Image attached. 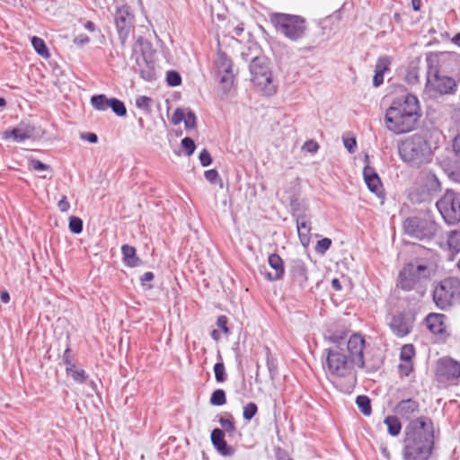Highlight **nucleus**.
Returning <instances> with one entry per match:
<instances>
[{
	"label": "nucleus",
	"instance_id": "nucleus-48",
	"mask_svg": "<svg viewBox=\"0 0 460 460\" xmlns=\"http://www.w3.org/2000/svg\"><path fill=\"white\" fill-rule=\"evenodd\" d=\"M166 82L170 86H178L181 84V76L179 72L170 70L166 73Z\"/></svg>",
	"mask_w": 460,
	"mask_h": 460
},
{
	"label": "nucleus",
	"instance_id": "nucleus-2",
	"mask_svg": "<svg viewBox=\"0 0 460 460\" xmlns=\"http://www.w3.org/2000/svg\"><path fill=\"white\" fill-rule=\"evenodd\" d=\"M432 427L429 417H420L411 420L405 429L403 439V460H429L433 448V433L428 429Z\"/></svg>",
	"mask_w": 460,
	"mask_h": 460
},
{
	"label": "nucleus",
	"instance_id": "nucleus-17",
	"mask_svg": "<svg viewBox=\"0 0 460 460\" xmlns=\"http://www.w3.org/2000/svg\"><path fill=\"white\" fill-rule=\"evenodd\" d=\"M289 272L292 281L301 289H305L308 281V270L305 261L301 259H294L290 262Z\"/></svg>",
	"mask_w": 460,
	"mask_h": 460
},
{
	"label": "nucleus",
	"instance_id": "nucleus-8",
	"mask_svg": "<svg viewBox=\"0 0 460 460\" xmlns=\"http://www.w3.org/2000/svg\"><path fill=\"white\" fill-rule=\"evenodd\" d=\"M251 80L264 94L272 95L276 93L277 86L272 78L269 59L264 56L252 57V62L249 66Z\"/></svg>",
	"mask_w": 460,
	"mask_h": 460
},
{
	"label": "nucleus",
	"instance_id": "nucleus-37",
	"mask_svg": "<svg viewBox=\"0 0 460 460\" xmlns=\"http://www.w3.org/2000/svg\"><path fill=\"white\" fill-rule=\"evenodd\" d=\"M66 374L71 376L75 382L78 384H84L88 378V375L84 369H76L75 366H71L69 368H66Z\"/></svg>",
	"mask_w": 460,
	"mask_h": 460
},
{
	"label": "nucleus",
	"instance_id": "nucleus-36",
	"mask_svg": "<svg viewBox=\"0 0 460 460\" xmlns=\"http://www.w3.org/2000/svg\"><path fill=\"white\" fill-rule=\"evenodd\" d=\"M31 41L33 49L39 55L43 58H48L49 56V49L42 39L33 36Z\"/></svg>",
	"mask_w": 460,
	"mask_h": 460
},
{
	"label": "nucleus",
	"instance_id": "nucleus-62",
	"mask_svg": "<svg viewBox=\"0 0 460 460\" xmlns=\"http://www.w3.org/2000/svg\"><path fill=\"white\" fill-rule=\"evenodd\" d=\"M452 147L456 156L460 159V134L454 137Z\"/></svg>",
	"mask_w": 460,
	"mask_h": 460
},
{
	"label": "nucleus",
	"instance_id": "nucleus-59",
	"mask_svg": "<svg viewBox=\"0 0 460 460\" xmlns=\"http://www.w3.org/2000/svg\"><path fill=\"white\" fill-rule=\"evenodd\" d=\"M227 323H228V319L226 315H219L217 319V326L219 329H221V331L226 334L229 333Z\"/></svg>",
	"mask_w": 460,
	"mask_h": 460
},
{
	"label": "nucleus",
	"instance_id": "nucleus-57",
	"mask_svg": "<svg viewBox=\"0 0 460 460\" xmlns=\"http://www.w3.org/2000/svg\"><path fill=\"white\" fill-rule=\"evenodd\" d=\"M343 144L349 154L356 152L357 141L355 137H343Z\"/></svg>",
	"mask_w": 460,
	"mask_h": 460
},
{
	"label": "nucleus",
	"instance_id": "nucleus-10",
	"mask_svg": "<svg viewBox=\"0 0 460 460\" xmlns=\"http://www.w3.org/2000/svg\"><path fill=\"white\" fill-rule=\"evenodd\" d=\"M403 230L412 238L429 241L436 235L438 226L429 215L416 216L404 220Z\"/></svg>",
	"mask_w": 460,
	"mask_h": 460
},
{
	"label": "nucleus",
	"instance_id": "nucleus-3",
	"mask_svg": "<svg viewBox=\"0 0 460 460\" xmlns=\"http://www.w3.org/2000/svg\"><path fill=\"white\" fill-rule=\"evenodd\" d=\"M420 116L418 98L414 94L407 93L392 102L385 111V120L388 130L399 135L414 129Z\"/></svg>",
	"mask_w": 460,
	"mask_h": 460
},
{
	"label": "nucleus",
	"instance_id": "nucleus-15",
	"mask_svg": "<svg viewBox=\"0 0 460 460\" xmlns=\"http://www.w3.org/2000/svg\"><path fill=\"white\" fill-rule=\"evenodd\" d=\"M357 338L359 342V346L357 349L358 353H359V356H358L359 359H357V367L365 369L367 373H375L378 371L384 364L382 355L380 353H376L365 358L364 349L366 347V341L364 337L358 333H357Z\"/></svg>",
	"mask_w": 460,
	"mask_h": 460
},
{
	"label": "nucleus",
	"instance_id": "nucleus-11",
	"mask_svg": "<svg viewBox=\"0 0 460 460\" xmlns=\"http://www.w3.org/2000/svg\"><path fill=\"white\" fill-rule=\"evenodd\" d=\"M436 206L447 225H456L460 221V194L455 190L447 189Z\"/></svg>",
	"mask_w": 460,
	"mask_h": 460
},
{
	"label": "nucleus",
	"instance_id": "nucleus-18",
	"mask_svg": "<svg viewBox=\"0 0 460 460\" xmlns=\"http://www.w3.org/2000/svg\"><path fill=\"white\" fill-rule=\"evenodd\" d=\"M35 131L34 126L22 121L17 127L4 132V139L13 138L17 143L24 142L33 137Z\"/></svg>",
	"mask_w": 460,
	"mask_h": 460
},
{
	"label": "nucleus",
	"instance_id": "nucleus-26",
	"mask_svg": "<svg viewBox=\"0 0 460 460\" xmlns=\"http://www.w3.org/2000/svg\"><path fill=\"white\" fill-rule=\"evenodd\" d=\"M136 57L138 58H154L155 50L153 49L152 43L144 39L143 37H139L137 40L136 47L134 49Z\"/></svg>",
	"mask_w": 460,
	"mask_h": 460
},
{
	"label": "nucleus",
	"instance_id": "nucleus-43",
	"mask_svg": "<svg viewBox=\"0 0 460 460\" xmlns=\"http://www.w3.org/2000/svg\"><path fill=\"white\" fill-rule=\"evenodd\" d=\"M151 102H152V99L146 95L138 96L136 99L137 108L143 111L146 113H148L151 111Z\"/></svg>",
	"mask_w": 460,
	"mask_h": 460
},
{
	"label": "nucleus",
	"instance_id": "nucleus-28",
	"mask_svg": "<svg viewBox=\"0 0 460 460\" xmlns=\"http://www.w3.org/2000/svg\"><path fill=\"white\" fill-rule=\"evenodd\" d=\"M347 332L340 331L331 332L329 335L324 336V340L330 342L332 345L330 347L339 346L341 349H346L347 341Z\"/></svg>",
	"mask_w": 460,
	"mask_h": 460
},
{
	"label": "nucleus",
	"instance_id": "nucleus-49",
	"mask_svg": "<svg viewBox=\"0 0 460 460\" xmlns=\"http://www.w3.org/2000/svg\"><path fill=\"white\" fill-rule=\"evenodd\" d=\"M181 146L188 156L191 155L196 149L195 142L190 137H185L182 138L181 141Z\"/></svg>",
	"mask_w": 460,
	"mask_h": 460
},
{
	"label": "nucleus",
	"instance_id": "nucleus-30",
	"mask_svg": "<svg viewBox=\"0 0 460 460\" xmlns=\"http://www.w3.org/2000/svg\"><path fill=\"white\" fill-rule=\"evenodd\" d=\"M265 350H266V365H267V368L269 371V376H270V380L274 381L279 375L278 361H277V358H275L272 356L271 351L268 347H266Z\"/></svg>",
	"mask_w": 460,
	"mask_h": 460
},
{
	"label": "nucleus",
	"instance_id": "nucleus-22",
	"mask_svg": "<svg viewBox=\"0 0 460 460\" xmlns=\"http://www.w3.org/2000/svg\"><path fill=\"white\" fill-rule=\"evenodd\" d=\"M394 411L402 419L409 420L420 411V403L411 398L402 400L395 405Z\"/></svg>",
	"mask_w": 460,
	"mask_h": 460
},
{
	"label": "nucleus",
	"instance_id": "nucleus-34",
	"mask_svg": "<svg viewBox=\"0 0 460 460\" xmlns=\"http://www.w3.org/2000/svg\"><path fill=\"white\" fill-rule=\"evenodd\" d=\"M240 56H241V58L243 61H245V62L250 61L252 63V57L261 56V49H260V47L256 43H252V44L245 47L243 49V51L241 52Z\"/></svg>",
	"mask_w": 460,
	"mask_h": 460
},
{
	"label": "nucleus",
	"instance_id": "nucleus-56",
	"mask_svg": "<svg viewBox=\"0 0 460 460\" xmlns=\"http://www.w3.org/2000/svg\"><path fill=\"white\" fill-rule=\"evenodd\" d=\"M204 177L210 183H216L218 180H220L219 173L216 169L205 171Z\"/></svg>",
	"mask_w": 460,
	"mask_h": 460
},
{
	"label": "nucleus",
	"instance_id": "nucleus-25",
	"mask_svg": "<svg viewBox=\"0 0 460 460\" xmlns=\"http://www.w3.org/2000/svg\"><path fill=\"white\" fill-rule=\"evenodd\" d=\"M121 253L122 261L126 266L135 268L141 265L142 261L137 255V251L135 247L128 244H123L121 246Z\"/></svg>",
	"mask_w": 460,
	"mask_h": 460
},
{
	"label": "nucleus",
	"instance_id": "nucleus-23",
	"mask_svg": "<svg viewBox=\"0 0 460 460\" xmlns=\"http://www.w3.org/2000/svg\"><path fill=\"white\" fill-rule=\"evenodd\" d=\"M446 318L445 314L431 313L426 316L425 322L432 333L444 334L447 332Z\"/></svg>",
	"mask_w": 460,
	"mask_h": 460
},
{
	"label": "nucleus",
	"instance_id": "nucleus-19",
	"mask_svg": "<svg viewBox=\"0 0 460 460\" xmlns=\"http://www.w3.org/2000/svg\"><path fill=\"white\" fill-rule=\"evenodd\" d=\"M135 72L138 73L140 77L146 82H152L156 79L155 64L154 58L135 57Z\"/></svg>",
	"mask_w": 460,
	"mask_h": 460
},
{
	"label": "nucleus",
	"instance_id": "nucleus-55",
	"mask_svg": "<svg viewBox=\"0 0 460 460\" xmlns=\"http://www.w3.org/2000/svg\"><path fill=\"white\" fill-rule=\"evenodd\" d=\"M398 367L400 375L403 376H408L413 369L412 362L411 361H401Z\"/></svg>",
	"mask_w": 460,
	"mask_h": 460
},
{
	"label": "nucleus",
	"instance_id": "nucleus-53",
	"mask_svg": "<svg viewBox=\"0 0 460 460\" xmlns=\"http://www.w3.org/2000/svg\"><path fill=\"white\" fill-rule=\"evenodd\" d=\"M185 113H186V110H183L181 108H177L172 116V119H171V122L173 124V125H178L180 124L181 121L184 120L185 119Z\"/></svg>",
	"mask_w": 460,
	"mask_h": 460
},
{
	"label": "nucleus",
	"instance_id": "nucleus-51",
	"mask_svg": "<svg viewBox=\"0 0 460 460\" xmlns=\"http://www.w3.org/2000/svg\"><path fill=\"white\" fill-rule=\"evenodd\" d=\"M218 422L226 432L234 433L235 431V425L233 421L231 415H230V418H228V419L220 417L218 420Z\"/></svg>",
	"mask_w": 460,
	"mask_h": 460
},
{
	"label": "nucleus",
	"instance_id": "nucleus-44",
	"mask_svg": "<svg viewBox=\"0 0 460 460\" xmlns=\"http://www.w3.org/2000/svg\"><path fill=\"white\" fill-rule=\"evenodd\" d=\"M447 243L451 250L460 252V229L450 233Z\"/></svg>",
	"mask_w": 460,
	"mask_h": 460
},
{
	"label": "nucleus",
	"instance_id": "nucleus-54",
	"mask_svg": "<svg viewBox=\"0 0 460 460\" xmlns=\"http://www.w3.org/2000/svg\"><path fill=\"white\" fill-rule=\"evenodd\" d=\"M62 360H63L64 364L66 366V368H69V367H71V366H75L73 363L71 349H70V344H69V339L68 338H67L66 348V349L64 351V354H63V357H62Z\"/></svg>",
	"mask_w": 460,
	"mask_h": 460
},
{
	"label": "nucleus",
	"instance_id": "nucleus-13",
	"mask_svg": "<svg viewBox=\"0 0 460 460\" xmlns=\"http://www.w3.org/2000/svg\"><path fill=\"white\" fill-rule=\"evenodd\" d=\"M114 22L121 44H125L133 27L134 14L128 4L116 7Z\"/></svg>",
	"mask_w": 460,
	"mask_h": 460
},
{
	"label": "nucleus",
	"instance_id": "nucleus-50",
	"mask_svg": "<svg viewBox=\"0 0 460 460\" xmlns=\"http://www.w3.org/2000/svg\"><path fill=\"white\" fill-rule=\"evenodd\" d=\"M332 243L328 237L322 238L317 242L314 250L318 254L323 255L330 249Z\"/></svg>",
	"mask_w": 460,
	"mask_h": 460
},
{
	"label": "nucleus",
	"instance_id": "nucleus-1",
	"mask_svg": "<svg viewBox=\"0 0 460 460\" xmlns=\"http://www.w3.org/2000/svg\"><path fill=\"white\" fill-rule=\"evenodd\" d=\"M425 89L431 97L454 95L457 92L459 81L450 75L456 63V56L447 52H429L425 58Z\"/></svg>",
	"mask_w": 460,
	"mask_h": 460
},
{
	"label": "nucleus",
	"instance_id": "nucleus-41",
	"mask_svg": "<svg viewBox=\"0 0 460 460\" xmlns=\"http://www.w3.org/2000/svg\"><path fill=\"white\" fill-rule=\"evenodd\" d=\"M68 228L71 233L79 234L83 232L84 223L83 220L75 216L69 217Z\"/></svg>",
	"mask_w": 460,
	"mask_h": 460
},
{
	"label": "nucleus",
	"instance_id": "nucleus-16",
	"mask_svg": "<svg viewBox=\"0 0 460 460\" xmlns=\"http://www.w3.org/2000/svg\"><path fill=\"white\" fill-rule=\"evenodd\" d=\"M268 263L274 273L267 271L265 267L260 269L261 274L264 275L269 281H277L283 279L285 274V266L282 258L277 253H271L268 257Z\"/></svg>",
	"mask_w": 460,
	"mask_h": 460
},
{
	"label": "nucleus",
	"instance_id": "nucleus-33",
	"mask_svg": "<svg viewBox=\"0 0 460 460\" xmlns=\"http://www.w3.org/2000/svg\"><path fill=\"white\" fill-rule=\"evenodd\" d=\"M110 98L105 94H96L91 97V104L97 111H106L110 107Z\"/></svg>",
	"mask_w": 460,
	"mask_h": 460
},
{
	"label": "nucleus",
	"instance_id": "nucleus-20",
	"mask_svg": "<svg viewBox=\"0 0 460 460\" xmlns=\"http://www.w3.org/2000/svg\"><path fill=\"white\" fill-rule=\"evenodd\" d=\"M210 439L216 450L224 456H230L234 454V449L228 446L225 439V431L219 428H215L211 431Z\"/></svg>",
	"mask_w": 460,
	"mask_h": 460
},
{
	"label": "nucleus",
	"instance_id": "nucleus-9",
	"mask_svg": "<svg viewBox=\"0 0 460 460\" xmlns=\"http://www.w3.org/2000/svg\"><path fill=\"white\" fill-rule=\"evenodd\" d=\"M271 22L278 31L293 41L302 39L305 34V20L299 15L274 13Z\"/></svg>",
	"mask_w": 460,
	"mask_h": 460
},
{
	"label": "nucleus",
	"instance_id": "nucleus-63",
	"mask_svg": "<svg viewBox=\"0 0 460 460\" xmlns=\"http://www.w3.org/2000/svg\"><path fill=\"white\" fill-rule=\"evenodd\" d=\"M58 209L61 212H66L70 208V204L67 201V199L66 196H64L58 203Z\"/></svg>",
	"mask_w": 460,
	"mask_h": 460
},
{
	"label": "nucleus",
	"instance_id": "nucleus-24",
	"mask_svg": "<svg viewBox=\"0 0 460 460\" xmlns=\"http://www.w3.org/2000/svg\"><path fill=\"white\" fill-rule=\"evenodd\" d=\"M439 371L448 380L456 379L460 376V363L448 358L440 362Z\"/></svg>",
	"mask_w": 460,
	"mask_h": 460
},
{
	"label": "nucleus",
	"instance_id": "nucleus-6",
	"mask_svg": "<svg viewBox=\"0 0 460 460\" xmlns=\"http://www.w3.org/2000/svg\"><path fill=\"white\" fill-rule=\"evenodd\" d=\"M432 300L442 311H448L460 305V279L450 276L435 283Z\"/></svg>",
	"mask_w": 460,
	"mask_h": 460
},
{
	"label": "nucleus",
	"instance_id": "nucleus-5",
	"mask_svg": "<svg viewBox=\"0 0 460 460\" xmlns=\"http://www.w3.org/2000/svg\"><path fill=\"white\" fill-rule=\"evenodd\" d=\"M435 272L429 259L417 257L404 263L397 278V288L405 291L420 292Z\"/></svg>",
	"mask_w": 460,
	"mask_h": 460
},
{
	"label": "nucleus",
	"instance_id": "nucleus-35",
	"mask_svg": "<svg viewBox=\"0 0 460 460\" xmlns=\"http://www.w3.org/2000/svg\"><path fill=\"white\" fill-rule=\"evenodd\" d=\"M218 361L214 365L215 379L217 383H223L226 380L225 364L222 360L220 352H217Z\"/></svg>",
	"mask_w": 460,
	"mask_h": 460
},
{
	"label": "nucleus",
	"instance_id": "nucleus-45",
	"mask_svg": "<svg viewBox=\"0 0 460 460\" xmlns=\"http://www.w3.org/2000/svg\"><path fill=\"white\" fill-rule=\"evenodd\" d=\"M390 65H391L390 57L385 56V55L381 56L378 58V59L376 63L375 71L385 74L386 71L389 70Z\"/></svg>",
	"mask_w": 460,
	"mask_h": 460
},
{
	"label": "nucleus",
	"instance_id": "nucleus-40",
	"mask_svg": "<svg viewBox=\"0 0 460 460\" xmlns=\"http://www.w3.org/2000/svg\"><path fill=\"white\" fill-rule=\"evenodd\" d=\"M415 356V348L412 344H405L402 347L400 352V360L412 362Z\"/></svg>",
	"mask_w": 460,
	"mask_h": 460
},
{
	"label": "nucleus",
	"instance_id": "nucleus-14",
	"mask_svg": "<svg viewBox=\"0 0 460 460\" xmlns=\"http://www.w3.org/2000/svg\"><path fill=\"white\" fill-rule=\"evenodd\" d=\"M414 321V314L411 311H402L390 317L388 325L396 337L403 338L412 331Z\"/></svg>",
	"mask_w": 460,
	"mask_h": 460
},
{
	"label": "nucleus",
	"instance_id": "nucleus-4",
	"mask_svg": "<svg viewBox=\"0 0 460 460\" xmlns=\"http://www.w3.org/2000/svg\"><path fill=\"white\" fill-rule=\"evenodd\" d=\"M359 346L357 333L352 334L348 341L346 349H341L339 346L329 347L323 349V357L325 362L323 368L332 376L337 377H346L353 373L357 367V359H359V353L357 349Z\"/></svg>",
	"mask_w": 460,
	"mask_h": 460
},
{
	"label": "nucleus",
	"instance_id": "nucleus-47",
	"mask_svg": "<svg viewBox=\"0 0 460 460\" xmlns=\"http://www.w3.org/2000/svg\"><path fill=\"white\" fill-rule=\"evenodd\" d=\"M258 407L255 402H249L243 407V418L245 420H251L257 413Z\"/></svg>",
	"mask_w": 460,
	"mask_h": 460
},
{
	"label": "nucleus",
	"instance_id": "nucleus-27",
	"mask_svg": "<svg viewBox=\"0 0 460 460\" xmlns=\"http://www.w3.org/2000/svg\"><path fill=\"white\" fill-rule=\"evenodd\" d=\"M311 223L309 220L304 219H296V228L297 234L300 240L301 244L304 247H307L310 243V226Z\"/></svg>",
	"mask_w": 460,
	"mask_h": 460
},
{
	"label": "nucleus",
	"instance_id": "nucleus-64",
	"mask_svg": "<svg viewBox=\"0 0 460 460\" xmlns=\"http://www.w3.org/2000/svg\"><path fill=\"white\" fill-rule=\"evenodd\" d=\"M448 177L454 182H456V183L460 184V167L459 168H456L455 170H452L448 173Z\"/></svg>",
	"mask_w": 460,
	"mask_h": 460
},
{
	"label": "nucleus",
	"instance_id": "nucleus-7",
	"mask_svg": "<svg viewBox=\"0 0 460 460\" xmlns=\"http://www.w3.org/2000/svg\"><path fill=\"white\" fill-rule=\"evenodd\" d=\"M398 149L401 159L412 167H420L431 160L430 146L420 136L403 140Z\"/></svg>",
	"mask_w": 460,
	"mask_h": 460
},
{
	"label": "nucleus",
	"instance_id": "nucleus-21",
	"mask_svg": "<svg viewBox=\"0 0 460 460\" xmlns=\"http://www.w3.org/2000/svg\"><path fill=\"white\" fill-rule=\"evenodd\" d=\"M363 177L367 189L376 196H380L383 192V185L376 169L366 165L363 169Z\"/></svg>",
	"mask_w": 460,
	"mask_h": 460
},
{
	"label": "nucleus",
	"instance_id": "nucleus-38",
	"mask_svg": "<svg viewBox=\"0 0 460 460\" xmlns=\"http://www.w3.org/2000/svg\"><path fill=\"white\" fill-rule=\"evenodd\" d=\"M110 107L111 111L119 117H124L127 114V108L124 102L115 97L110 98Z\"/></svg>",
	"mask_w": 460,
	"mask_h": 460
},
{
	"label": "nucleus",
	"instance_id": "nucleus-42",
	"mask_svg": "<svg viewBox=\"0 0 460 460\" xmlns=\"http://www.w3.org/2000/svg\"><path fill=\"white\" fill-rule=\"evenodd\" d=\"M426 186L431 192H437L441 189V183L437 175L434 173H429L427 175Z\"/></svg>",
	"mask_w": 460,
	"mask_h": 460
},
{
	"label": "nucleus",
	"instance_id": "nucleus-52",
	"mask_svg": "<svg viewBox=\"0 0 460 460\" xmlns=\"http://www.w3.org/2000/svg\"><path fill=\"white\" fill-rule=\"evenodd\" d=\"M199 163L203 167L209 166L213 160L210 153L207 149H203L199 155Z\"/></svg>",
	"mask_w": 460,
	"mask_h": 460
},
{
	"label": "nucleus",
	"instance_id": "nucleus-60",
	"mask_svg": "<svg viewBox=\"0 0 460 460\" xmlns=\"http://www.w3.org/2000/svg\"><path fill=\"white\" fill-rule=\"evenodd\" d=\"M31 167L37 172H43L49 168V166L40 160H32Z\"/></svg>",
	"mask_w": 460,
	"mask_h": 460
},
{
	"label": "nucleus",
	"instance_id": "nucleus-58",
	"mask_svg": "<svg viewBox=\"0 0 460 460\" xmlns=\"http://www.w3.org/2000/svg\"><path fill=\"white\" fill-rule=\"evenodd\" d=\"M154 278H155V275L152 271H146L140 278L141 285L146 289H151L153 287H152V285L147 284V282L152 281L154 279Z\"/></svg>",
	"mask_w": 460,
	"mask_h": 460
},
{
	"label": "nucleus",
	"instance_id": "nucleus-32",
	"mask_svg": "<svg viewBox=\"0 0 460 460\" xmlns=\"http://www.w3.org/2000/svg\"><path fill=\"white\" fill-rule=\"evenodd\" d=\"M360 412L365 416H370L372 413L371 400L367 395H358L355 401Z\"/></svg>",
	"mask_w": 460,
	"mask_h": 460
},
{
	"label": "nucleus",
	"instance_id": "nucleus-46",
	"mask_svg": "<svg viewBox=\"0 0 460 460\" xmlns=\"http://www.w3.org/2000/svg\"><path fill=\"white\" fill-rule=\"evenodd\" d=\"M186 129L195 128L197 126V117L195 112L190 109H186L185 119L183 120Z\"/></svg>",
	"mask_w": 460,
	"mask_h": 460
},
{
	"label": "nucleus",
	"instance_id": "nucleus-39",
	"mask_svg": "<svg viewBox=\"0 0 460 460\" xmlns=\"http://www.w3.org/2000/svg\"><path fill=\"white\" fill-rule=\"evenodd\" d=\"M210 404L214 406H222L226 402V392L223 389L215 390L209 400Z\"/></svg>",
	"mask_w": 460,
	"mask_h": 460
},
{
	"label": "nucleus",
	"instance_id": "nucleus-12",
	"mask_svg": "<svg viewBox=\"0 0 460 460\" xmlns=\"http://www.w3.org/2000/svg\"><path fill=\"white\" fill-rule=\"evenodd\" d=\"M232 59L223 51H218L214 61L215 76L218 79L220 89L224 95H227L234 81Z\"/></svg>",
	"mask_w": 460,
	"mask_h": 460
},
{
	"label": "nucleus",
	"instance_id": "nucleus-31",
	"mask_svg": "<svg viewBox=\"0 0 460 460\" xmlns=\"http://www.w3.org/2000/svg\"><path fill=\"white\" fill-rule=\"evenodd\" d=\"M290 209L292 211V216L296 219L304 220L305 218V206L299 201V199L296 197H293L290 200Z\"/></svg>",
	"mask_w": 460,
	"mask_h": 460
},
{
	"label": "nucleus",
	"instance_id": "nucleus-61",
	"mask_svg": "<svg viewBox=\"0 0 460 460\" xmlns=\"http://www.w3.org/2000/svg\"><path fill=\"white\" fill-rule=\"evenodd\" d=\"M89 42H90V38L86 34H84V33L77 35L74 39V43L76 46H84V45L88 44Z\"/></svg>",
	"mask_w": 460,
	"mask_h": 460
},
{
	"label": "nucleus",
	"instance_id": "nucleus-29",
	"mask_svg": "<svg viewBox=\"0 0 460 460\" xmlns=\"http://www.w3.org/2000/svg\"><path fill=\"white\" fill-rule=\"evenodd\" d=\"M384 423L387 426V432L392 437H396L401 433L402 424L395 415H388L385 418Z\"/></svg>",
	"mask_w": 460,
	"mask_h": 460
}]
</instances>
